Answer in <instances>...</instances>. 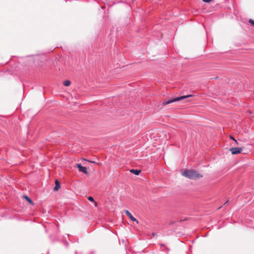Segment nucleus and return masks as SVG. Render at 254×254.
Instances as JSON below:
<instances>
[{"label": "nucleus", "mask_w": 254, "mask_h": 254, "mask_svg": "<svg viewBox=\"0 0 254 254\" xmlns=\"http://www.w3.org/2000/svg\"><path fill=\"white\" fill-rule=\"evenodd\" d=\"M182 174L183 176L191 179L199 178L202 177V175L193 170H185L182 172Z\"/></svg>", "instance_id": "obj_1"}, {"label": "nucleus", "mask_w": 254, "mask_h": 254, "mask_svg": "<svg viewBox=\"0 0 254 254\" xmlns=\"http://www.w3.org/2000/svg\"><path fill=\"white\" fill-rule=\"evenodd\" d=\"M192 96H193V95L190 94V95H187V96H181L180 97L175 98H174L173 99H171V100H166V101H163V103H162V104L164 106H165V105H168L169 104H171L172 103H173V102H177V101H180L181 100H183V99H186V98H187L191 97H192Z\"/></svg>", "instance_id": "obj_2"}, {"label": "nucleus", "mask_w": 254, "mask_h": 254, "mask_svg": "<svg viewBox=\"0 0 254 254\" xmlns=\"http://www.w3.org/2000/svg\"><path fill=\"white\" fill-rule=\"evenodd\" d=\"M243 149V148L242 147H233L231 148L230 150L231 151L232 154L234 155L240 153L242 151Z\"/></svg>", "instance_id": "obj_3"}, {"label": "nucleus", "mask_w": 254, "mask_h": 254, "mask_svg": "<svg viewBox=\"0 0 254 254\" xmlns=\"http://www.w3.org/2000/svg\"><path fill=\"white\" fill-rule=\"evenodd\" d=\"M125 213L131 221L136 222V223H138V221L137 219L132 216L131 213L128 210H125Z\"/></svg>", "instance_id": "obj_4"}, {"label": "nucleus", "mask_w": 254, "mask_h": 254, "mask_svg": "<svg viewBox=\"0 0 254 254\" xmlns=\"http://www.w3.org/2000/svg\"><path fill=\"white\" fill-rule=\"evenodd\" d=\"M77 167L78 168L79 171L81 172H82L84 174L87 173V169L86 167H83L81 164L79 163L77 165Z\"/></svg>", "instance_id": "obj_5"}, {"label": "nucleus", "mask_w": 254, "mask_h": 254, "mask_svg": "<svg viewBox=\"0 0 254 254\" xmlns=\"http://www.w3.org/2000/svg\"><path fill=\"white\" fill-rule=\"evenodd\" d=\"M60 188V184L59 183L58 181L57 180H56L55 181V187L54 188V190L56 191H57L59 190Z\"/></svg>", "instance_id": "obj_6"}, {"label": "nucleus", "mask_w": 254, "mask_h": 254, "mask_svg": "<svg viewBox=\"0 0 254 254\" xmlns=\"http://www.w3.org/2000/svg\"><path fill=\"white\" fill-rule=\"evenodd\" d=\"M130 172L134 174L135 175H138L140 173L141 171L139 170L131 169L130 170Z\"/></svg>", "instance_id": "obj_7"}, {"label": "nucleus", "mask_w": 254, "mask_h": 254, "mask_svg": "<svg viewBox=\"0 0 254 254\" xmlns=\"http://www.w3.org/2000/svg\"><path fill=\"white\" fill-rule=\"evenodd\" d=\"M71 82L69 80H65L64 82V85L65 86H68L70 85Z\"/></svg>", "instance_id": "obj_8"}, {"label": "nucleus", "mask_w": 254, "mask_h": 254, "mask_svg": "<svg viewBox=\"0 0 254 254\" xmlns=\"http://www.w3.org/2000/svg\"><path fill=\"white\" fill-rule=\"evenodd\" d=\"M24 197L26 198L27 201L29 202L30 204H33V201L32 200L27 196H24Z\"/></svg>", "instance_id": "obj_9"}, {"label": "nucleus", "mask_w": 254, "mask_h": 254, "mask_svg": "<svg viewBox=\"0 0 254 254\" xmlns=\"http://www.w3.org/2000/svg\"><path fill=\"white\" fill-rule=\"evenodd\" d=\"M249 22L250 23H251L252 26L254 27V21L253 20H252L251 19H250L249 20Z\"/></svg>", "instance_id": "obj_10"}, {"label": "nucleus", "mask_w": 254, "mask_h": 254, "mask_svg": "<svg viewBox=\"0 0 254 254\" xmlns=\"http://www.w3.org/2000/svg\"><path fill=\"white\" fill-rule=\"evenodd\" d=\"M230 138H231V139H232L233 140H234L237 144H238V142H237V140H236V139H235V138L233 136H230Z\"/></svg>", "instance_id": "obj_11"}, {"label": "nucleus", "mask_w": 254, "mask_h": 254, "mask_svg": "<svg viewBox=\"0 0 254 254\" xmlns=\"http://www.w3.org/2000/svg\"><path fill=\"white\" fill-rule=\"evenodd\" d=\"M88 199L89 201H92V202L94 201V198H93V197H92V196H88Z\"/></svg>", "instance_id": "obj_12"}, {"label": "nucleus", "mask_w": 254, "mask_h": 254, "mask_svg": "<svg viewBox=\"0 0 254 254\" xmlns=\"http://www.w3.org/2000/svg\"><path fill=\"white\" fill-rule=\"evenodd\" d=\"M204 2H210L212 0H202Z\"/></svg>", "instance_id": "obj_13"}, {"label": "nucleus", "mask_w": 254, "mask_h": 254, "mask_svg": "<svg viewBox=\"0 0 254 254\" xmlns=\"http://www.w3.org/2000/svg\"><path fill=\"white\" fill-rule=\"evenodd\" d=\"M93 202H94L95 206H97V203L96 202H95V201Z\"/></svg>", "instance_id": "obj_14"}, {"label": "nucleus", "mask_w": 254, "mask_h": 254, "mask_svg": "<svg viewBox=\"0 0 254 254\" xmlns=\"http://www.w3.org/2000/svg\"><path fill=\"white\" fill-rule=\"evenodd\" d=\"M228 202V200L226 201V202H225V203H227Z\"/></svg>", "instance_id": "obj_15"}]
</instances>
